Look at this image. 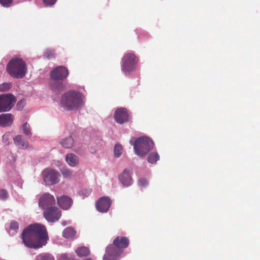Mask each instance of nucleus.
I'll use <instances>...</instances> for the list:
<instances>
[{
	"instance_id": "1",
	"label": "nucleus",
	"mask_w": 260,
	"mask_h": 260,
	"mask_svg": "<svg viewBox=\"0 0 260 260\" xmlns=\"http://www.w3.org/2000/svg\"><path fill=\"white\" fill-rule=\"evenodd\" d=\"M22 239L26 246L39 248L47 244L48 236L44 225L35 223L29 225L23 230Z\"/></svg>"
},
{
	"instance_id": "2",
	"label": "nucleus",
	"mask_w": 260,
	"mask_h": 260,
	"mask_svg": "<svg viewBox=\"0 0 260 260\" xmlns=\"http://www.w3.org/2000/svg\"><path fill=\"white\" fill-rule=\"evenodd\" d=\"M85 94L82 91L70 90L65 92L60 99V105L66 110L80 109L85 103Z\"/></svg>"
},
{
	"instance_id": "3",
	"label": "nucleus",
	"mask_w": 260,
	"mask_h": 260,
	"mask_svg": "<svg viewBox=\"0 0 260 260\" xmlns=\"http://www.w3.org/2000/svg\"><path fill=\"white\" fill-rule=\"evenodd\" d=\"M129 245V240L125 237H117L113 242L112 244L108 245L103 260H117L123 253V249Z\"/></svg>"
},
{
	"instance_id": "4",
	"label": "nucleus",
	"mask_w": 260,
	"mask_h": 260,
	"mask_svg": "<svg viewBox=\"0 0 260 260\" xmlns=\"http://www.w3.org/2000/svg\"><path fill=\"white\" fill-rule=\"evenodd\" d=\"M6 70L12 77L16 79H21L24 77L27 70L25 62L18 57L13 58L8 62Z\"/></svg>"
},
{
	"instance_id": "5",
	"label": "nucleus",
	"mask_w": 260,
	"mask_h": 260,
	"mask_svg": "<svg viewBox=\"0 0 260 260\" xmlns=\"http://www.w3.org/2000/svg\"><path fill=\"white\" fill-rule=\"evenodd\" d=\"M129 143L133 145L135 153L141 157L145 156L154 146L152 140L146 136L137 139L133 138L130 140Z\"/></svg>"
},
{
	"instance_id": "6",
	"label": "nucleus",
	"mask_w": 260,
	"mask_h": 260,
	"mask_svg": "<svg viewBox=\"0 0 260 260\" xmlns=\"http://www.w3.org/2000/svg\"><path fill=\"white\" fill-rule=\"evenodd\" d=\"M139 59L132 51L125 52L121 61V71L126 75H129L135 71Z\"/></svg>"
},
{
	"instance_id": "7",
	"label": "nucleus",
	"mask_w": 260,
	"mask_h": 260,
	"mask_svg": "<svg viewBox=\"0 0 260 260\" xmlns=\"http://www.w3.org/2000/svg\"><path fill=\"white\" fill-rule=\"evenodd\" d=\"M16 102V98L11 94L0 95V113L10 111Z\"/></svg>"
},
{
	"instance_id": "8",
	"label": "nucleus",
	"mask_w": 260,
	"mask_h": 260,
	"mask_svg": "<svg viewBox=\"0 0 260 260\" xmlns=\"http://www.w3.org/2000/svg\"><path fill=\"white\" fill-rule=\"evenodd\" d=\"M43 179L46 185H53L59 181L60 174L59 172L54 170L47 168L42 172Z\"/></svg>"
},
{
	"instance_id": "9",
	"label": "nucleus",
	"mask_w": 260,
	"mask_h": 260,
	"mask_svg": "<svg viewBox=\"0 0 260 260\" xmlns=\"http://www.w3.org/2000/svg\"><path fill=\"white\" fill-rule=\"evenodd\" d=\"M43 215L47 221L54 222L59 220L61 214L58 208L53 206L44 210Z\"/></svg>"
},
{
	"instance_id": "10",
	"label": "nucleus",
	"mask_w": 260,
	"mask_h": 260,
	"mask_svg": "<svg viewBox=\"0 0 260 260\" xmlns=\"http://www.w3.org/2000/svg\"><path fill=\"white\" fill-rule=\"evenodd\" d=\"M55 204L54 197L48 193L42 194L39 200V207L44 210L54 206Z\"/></svg>"
},
{
	"instance_id": "11",
	"label": "nucleus",
	"mask_w": 260,
	"mask_h": 260,
	"mask_svg": "<svg viewBox=\"0 0 260 260\" xmlns=\"http://www.w3.org/2000/svg\"><path fill=\"white\" fill-rule=\"evenodd\" d=\"M68 75V70L65 67L58 66L51 72L50 76L52 80H62L66 79Z\"/></svg>"
},
{
	"instance_id": "12",
	"label": "nucleus",
	"mask_w": 260,
	"mask_h": 260,
	"mask_svg": "<svg viewBox=\"0 0 260 260\" xmlns=\"http://www.w3.org/2000/svg\"><path fill=\"white\" fill-rule=\"evenodd\" d=\"M112 201L108 197L100 198L96 202V210L101 213H106L111 206Z\"/></svg>"
},
{
	"instance_id": "13",
	"label": "nucleus",
	"mask_w": 260,
	"mask_h": 260,
	"mask_svg": "<svg viewBox=\"0 0 260 260\" xmlns=\"http://www.w3.org/2000/svg\"><path fill=\"white\" fill-rule=\"evenodd\" d=\"M129 114L126 109L120 108L116 110L114 114L115 121L119 123L122 124L128 120Z\"/></svg>"
},
{
	"instance_id": "14",
	"label": "nucleus",
	"mask_w": 260,
	"mask_h": 260,
	"mask_svg": "<svg viewBox=\"0 0 260 260\" xmlns=\"http://www.w3.org/2000/svg\"><path fill=\"white\" fill-rule=\"evenodd\" d=\"M14 116L11 113L2 114L0 115V126L7 127L11 125L14 120Z\"/></svg>"
},
{
	"instance_id": "15",
	"label": "nucleus",
	"mask_w": 260,
	"mask_h": 260,
	"mask_svg": "<svg viewBox=\"0 0 260 260\" xmlns=\"http://www.w3.org/2000/svg\"><path fill=\"white\" fill-rule=\"evenodd\" d=\"M119 179L124 186H129L132 184L133 181L129 174V171L125 169L119 176Z\"/></svg>"
},
{
	"instance_id": "16",
	"label": "nucleus",
	"mask_w": 260,
	"mask_h": 260,
	"mask_svg": "<svg viewBox=\"0 0 260 260\" xmlns=\"http://www.w3.org/2000/svg\"><path fill=\"white\" fill-rule=\"evenodd\" d=\"M57 203L62 209L67 210L71 207L73 201L71 198L66 196H62L57 198Z\"/></svg>"
},
{
	"instance_id": "17",
	"label": "nucleus",
	"mask_w": 260,
	"mask_h": 260,
	"mask_svg": "<svg viewBox=\"0 0 260 260\" xmlns=\"http://www.w3.org/2000/svg\"><path fill=\"white\" fill-rule=\"evenodd\" d=\"M65 160L67 164L72 168L76 167L79 163V157L73 153L67 154L65 156Z\"/></svg>"
},
{
	"instance_id": "18",
	"label": "nucleus",
	"mask_w": 260,
	"mask_h": 260,
	"mask_svg": "<svg viewBox=\"0 0 260 260\" xmlns=\"http://www.w3.org/2000/svg\"><path fill=\"white\" fill-rule=\"evenodd\" d=\"M14 144L20 149H26L28 146V143L22 135H17L13 138Z\"/></svg>"
},
{
	"instance_id": "19",
	"label": "nucleus",
	"mask_w": 260,
	"mask_h": 260,
	"mask_svg": "<svg viewBox=\"0 0 260 260\" xmlns=\"http://www.w3.org/2000/svg\"><path fill=\"white\" fill-rule=\"evenodd\" d=\"M50 88L54 91H59L62 89V83L59 80H52L49 82Z\"/></svg>"
},
{
	"instance_id": "20",
	"label": "nucleus",
	"mask_w": 260,
	"mask_h": 260,
	"mask_svg": "<svg viewBox=\"0 0 260 260\" xmlns=\"http://www.w3.org/2000/svg\"><path fill=\"white\" fill-rule=\"evenodd\" d=\"M60 143L63 148L69 149L71 148L73 146L74 141L73 138L71 136H69L62 139L60 141Z\"/></svg>"
},
{
	"instance_id": "21",
	"label": "nucleus",
	"mask_w": 260,
	"mask_h": 260,
	"mask_svg": "<svg viewBox=\"0 0 260 260\" xmlns=\"http://www.w3.org/2000/svg\"><path fill=\"white\" fill-rule=\"evenodd\" d=\"M76 234L74 230L71 227L66 228L62 232V236L67 239H70L73 238Z\"/></svg>"
},
{
	"instance_id": "22",
	"label": "nucleus",
	"mask_w": 260,
	"mask_h": 260,
	"mask_svg": "<svg viewBox=\"0 0 260 260\" xmlns=\"http://www.w3.org/2000/svg\"><path fill=\"white\" fill-rule=\"evenodd\" d=\"M76 253L79 256H86L90 253L89 249L85 246L79 247L76 250Z\"/></svg>"
},
{
	"instance_id": "23",
	"label": "nucleus",
	"mask_w": 260,
	"mask_h": 260,
	"mask_svg": "<svg viewBox=\"0 0 260 260\" xmlns=\"http://www.w3.org/2000/svg\"><path fill=\"white\" fill-rule=\"evenodd\" d=\"M148 161L150 164H156L159 159V155L157 152H153L149 154L148 156Z\"/></svg>"
},
{
	"instance_id": "24",
	"label": "nucleus",
	"mask_w": 260,
	"mask_h": 260,
	"mask_svg": "<svg viewBox=\"0 0 260 260\" xmlns=\"http://www.w3.org/2000/svg\"><path fill=\"white\" fill-rule=\"evenodd\" d=\"M21 128L23 133L27 136H31L32 134L31 132L30 126L28 123L25 122L22 125Z\"/></svg>"
},
{
	"instance_id": "25",
	"label": "nucleus",
	"mask_w": 260,
	"mask_h": 260,
	"mask_svg": "<svg viewBox=\"0 0 260 260\" xmlns=\"http://www.w3.org/2000/svg\"><path fill=\"white\" fill-rule=\"evenodd\" d=\"M36 260H54V258L50 254L42 253L37 256Z\"/></svg>"
},
{
	"instance_id": "26",
	"label": "nucleus",
	"mask_w": 260,
	"mask_h": 260,
	"mask_svg": "<svg viewBox=\"0 0 260 260\" xmlns=\"http://www.w3.org/2000/svg\"><path fill=\"white\" fill-rule=\"evenodd\" d=\"M123 152V148L122 146L119 144H116L114 147V153L115 156L119 157Z\"/></svg>"
},
{
	"instance_id": "27",
	"label": "nucleus",
	"mask_w": 260,
	"mask_h": 260,
	"mask_svg": "<svg viewBox=\"0 0 260 260\" xmlns=\"http://www.w3.org/2000/svg\"><path fill=\"white\" fill-rule=\"evenodd\" d=\"M61 174L64 178L69 179L71 178L73 176L72 171L68 168L63 169L61 172Z\"/></svg>"
},
{
	"instance_id": "28",
	"label": "nucleus",
	"mask_w": 260,
	"mask_h": 260,
	"mask_svg": "<svg viewBox=\"0 0 260 260\" xmlns=\"http://www.w3.org/2000/svg\"><path fill=\"white\" fill-rule=\"evenodd\" d=\"M91 191L90 189H83L79 191L78 194L82 199H84L89 196Z\"/></svg>"
},
{
	"instance_id": "29",
	"label": "nucleus",
	"mask_w": 260,
	"mask_h": 260,
	"mask_svg": "<svg viewBox=\"0 0 260 260\" xmlns=\"http://www.w3.org/2000/svg\"><path fill=\"white\" fill-rule=\"evenodd\" d=\"M44 57L50 59L54 56V51L53 49H47L44 54Z\"/></svg>"
},
{
	"instance_id": "30",
	"label": "nucleus",
	"mask_w": 260,
	"mask_h": 260,
	"mask_svg": "<svg viewBox=\"0 0 260 260\" xmlns=\"http://www.w3.org/2000/svg\"><path fill=\"white\" fill-rule=\"evenodd\" d=\"M11 87V84L10 83H4L0 84V91L5 92L8 90Z\"/></svg>"
},
{
	"instance_id": "31",
	"label": "nucleus",
	"mask_w": 260,
	"mask_h": 260,
	"mask_svg": "<svg viewBox=\"0 0 260 260\" xmlns=\"http://www.w3.org/2000/svg\"><path fill=\"white\" fill-rule=\"evenodd\" d=\"M138 184L139 187L144 188L148 185V181L146 179L142 178L139 179Z\"/></svg>"
},
{
	"instance_id": "32",
	"label": "nucleus",
	"mask_w": 260,
	"mask_h": 260,
	"mask_svg": "<svg viewBox=\"0 0 260 260\" xmlns=\"http://www.w3.org/2000/svg\"><path fill=\"white\" fill-rule=\"evenodd\" d=\"M11 137L10 133H6L3 136V142L5 145H8L9 144V140Z\"/></svg>"
},
{
	"instance_id": "33",
	"label": "nucleus",
	"mask_w": 260,
	"mask_h": 260,
	"mask_svg": "<svg viewBox=\"0 0 260 260\" xmlns=\"http://www.w3.org/2000/svg\"><path fill=\"white\" fill-rule=\"evenodd\" d=\"M25 105H26V101L22 99V100H20L19 101H18V103H17V105H16L17 109L18 110H21L24 107Z\"/></svg>"
},
{
	"instance_id": "34",
	"label": "nucleus",
	"mask_w": 260,
	"mask_h": 260,
	"mask_svg": "<svg viewBox=\"0 0 260 260\" xmlns=\"http://www.w3.org/2000/svg\"><path fill=\"white\" fill-rule=\"evenodd\" d=\"M8 197L7 191L5 189L0 190V200H5Z\"/></svg>"
},
{
	"instance_id": "35",
	"label": "nucleus",
	"mask_w": 260,
	"mask_h": 260,
	"mask_svg": "<svg viewBox=\"0 0 260 260\" xmlns=\"http://www.w3.org/2000/svg\"><path fill=\"white\" fill-rule=\"evenodd\" d=\"M13 0H0V4L4 7H10L12 3Z\"/></svg>"
},
{
	"instance_id": "36",
	"label": "nucleus",
	"mask_w": 260,
	"mask_h": 260,
	"mask_svg": "<svg viewBox=\"0 0 260 260\" xmlns=\"http://www.w3.org/2000/svg\"><path fill=\"white\" fill-rule=\"evenodd\" d=\"M44 5L46 7H51L54 5L57 0H43Z\"/></svg>"
},
{
	"instance_id": "37",
	"label": "nucleus",
	"mask_w": 260,
	"mask_h": 260,
	"mask_svg": "<svg viewBox=\"0 0 260 260\" xmlns=\"http://www.w3.org/2000/svg\"><path fill=\"white\" fill-rule=\"evenodd\" d=\"M18 223L15 221H13L10 223V228L13 230H17L18 229Z\"/></svg>"
},
{
	"instance_id": "38",
	"label": "nucleus",
	"mask_w": 260,
	"mask_h": 260,
	"mask_svg": "<svg viewBox=\"0 0 260 260\" xmlns=\"http://www.w3.org/2000/svg\"><path fill=\"white\" fill-rule=\"evenodd\" d=\"M67 224H68V223H67L66 221H63V222H61V224H62L63 226L66 225Z\"/></svg>"
}]
</instances>
